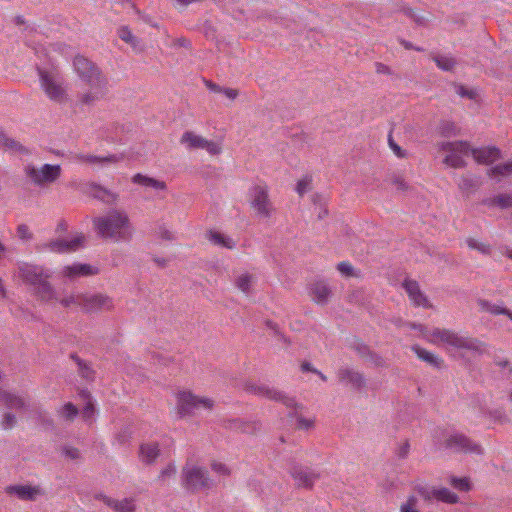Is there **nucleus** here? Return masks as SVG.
<instances>
[{
  "label": "nucleus",
  "mask_w": 512,
  "mask_h": 512,
  "mask_svg": "<svg viewBox=\"0 0 512 512\" xmlns=\"http://www.w3.org/2000/svg\"><path fill=\"white\" fill-rule=\"evenodd\" d=\"M93 226L100 237L115 242L130 241L134 232L128 214L119 209H111L105 215L95 217Z\"/></svg>",
  "instance_id": "f257e3e1"
},
{
  "label": "nucleus",
  "mask_w": 512,
  "mask_h": 512,
  "mask_svg": "<svg viewBox=\"0 0 512 512\" xmlns=\"http://www.w3.org/2000/svg\"><path fill=\"white\" fill-rule=\"evenodd\" d=\"M429 340L432 343H447L458 349H465L476 353L484 352V343L476 338L460 336L457 333L448 329L434 328L430 335Z\"/></svg>",
  "instance_id": "f03ea898"
},
{
  "label": "nucleus",
  "mask_w": 512,
  "mask_h": 512,
  "mask_svg": "<svg viewBox=\"0 0 512 512\" xmlns=\"http://www.w3.org/2000/svg\"><path fill=\"white\" fill-rule=\"evenodd\" d=\"M74 69L79 78L90 87V89L102 90L108 87V79L101 69L89 59L83 56H76L73 61Z\"/></svg>",
  "instance_id": "7ed1b4c3"
},
{
  "label": "nucleus",
  "mask_w": 512,
  "mask_h": 512,
  "mask_svg": "<svg viewBox=\"0 0 512 512\" xmlns=\"http://www.w3.org/2000/svg\"><path fill=\"white\" fill-rule=\"evenodd\" d=\"M443 440H437L440 448L450 450L454 453L482 455V446L467 435L460 432L442 433Z\"/></svg>",
  "instance_id": "20e7f679"
},
{
  "label": "nucleus",
  "mask_w": 512,
  "mask_h": 512,
  "mask_svg": "<svg viewBox=\"0 0 512 512\" xmlns=\"http://www.w3.org/2000/svg\"><path fill=\"white\" fill-rule=\"evenodd\" d=\"M245 390L248 393L254 394L259 397H265L270 400L283 403L288 408L302 409V405L298 404L294 397L286 395L284 392L279 391L263 383L247 382Z\"/></svg>",
  "instance_id": "39448f33"
},
{
  "label": "nucleus",
  "mask_w": 512,
  "mask_h": 512,
  "mask_svg": "<svg viewBox=\"0 0 512 512\" xmlns=\"http://www.w3.org/2000/svg\"><path fill=\"white\" fill-rule=\"evenodd\" d=\"M73 300L87 313L109 311L114 306L112 298L101 293L79 294Z\"/></svg>",
  "instance_id": "423d86ee"
},
{
  "label": "nucleus",
  "mask_w": 512,
  "mask_h": 512,
  "mask_svg": "<svg viewBox=\"0 0 512 512\" xmlns=\"http://www.w3.org/2000/svg\"><path fill=\"white\" fill-rule=\"evenodd\" d=\"M25 173L31 181L39 186L56 181L61 175L60 165L44 164L41 168L33 165L25 167Z\"/></svg>",
  "instance_id": "0eeeda50"
},
{
  "label": "nucleus",
  "mask_w": 512,
  "mask_h": 512,
  "mask_svg": "<svg viewBox=\"0 0 512 512\" xmlns=\"http://www.w3.org/2000/svg\"><path fill=\"white\" fill-rule=\"evenodd\" d=\"M288 472L295 481L297 488H304L311 490L316 480L319 479L320 474L307 466H303L295 461H292Z\"/></svg>",
  "instance_id": "6e6552de"
},
{
  "label": "nucleus",
  "mask_w": 512,
  "mask_h": 512,
  "mask_svg": "<svg viewBox=\"0 0 512 512\" xmlns=\"http://www.w3.org/2000/svg\"><path fill=\"white\" fill-rule=\"evenodd\" d=\"M441 149L449 152L444 158V163L453 168H462L466 165L462 155H468L470 153V145L468 142L456 141V142H443Z\"/></svg>",
  "instance_id": "1a4fd4ad"
},
{
  "label": "nucleus",
  "mask_w": 512,
  "mask_h": 512,
  "mask_svg": "<svg viewBox=\"0 0 512 512\" xmlns=\"http://www.w3.org/2000/svg\"><path fill=\"white\" fill-rule=\"evenodd\" d=\"M183 482L185 487L191 491L210 487V479L207 471L194 465H186L183 468Z\"/></svg>",
  "instance_id": "9d476101"
},
{
  "label": "nucleus",
  "mask_w": 512,
  "mask_h": 512,
  "mask_svg": "<svg viewBox=\"0 0 512 512\" xmlns=\"http://www.w3.org/2000/svg\"><path fill=\"white\" fill-rule=\"evenodd\" d=\"M201 406L206 409H211L213 407V401L208 398H199L190 392H180L177 396V409L181 417L192 414L194 409Z\"/></svg>",
  "instance_id": "9b49d317"
},
{
  "label": "nucleus",
  "mask_w": 512,
  "mask_h": 512,
  "mask_svg": "<svg viewBox=\"0 0 512 512\" xmlns=\"http://www.w3.org/2000/svg\"><path fill=\"white\" fill-rule=\"evenodd\" d=\"M251 206L265 218L271 216L274 208L266 186L256 185L251 190Z\"/></svg>",
  "instance_id": "f8f14e48"
},
{
  "label": "nucleus",
  "mask_w": 512,
  "mask_h": 512,
  "mask_svg": "<svg viewBox=\"0 0 512 512\" xmlns=\"http://www.w3.org/2000/svg\"><path fill=\"white\" fill-rule=\"evenodd\" d=\"M180 143L188 149H205L210 155H218L221 152V147L218 143L209 141L192 131L184 132Z\"/></svg>",
  "instance_id": "ddd939ff"
},
{
  "label": "nucleus",
  "mask_w": 512,
  "mask_h": 512,
  "mask_svg": "<svg viewBox=\"0 0 512 512\" xmlns=\"http://www.w3.org/2000/svg\"><path fill=\"white\" fill-rule=\"evenodd\" d=\"M41 86L44 89L47 96L54 101L61 102L64 98V90L61 87L60 82L53 74L38 69Z\"/></svg>",
  "instance_id": "4468645a"
},
{
  "label": "nucleus",
  "mask_w": 512,
  "mask_h": 512,
  "mask_svg": "<svg viewBox=\"0 0 512 512\" xmlns=\"http://www.w3.org/2000/svg\"><path fill=\"white\" fill-rule=\"evenodd\" d=\"M338 379L351 389L361 391L366 386V378L363 373L352 368H340L337 373Z\"/></svg>",
  "instance_id": "2eb2a0df"
},
{
  "label": "nucleus",
  "mask_w": 512,
  "mask_h": 512,
  "mask_svg": "<svg viewBox=\"0 0 512 512\" xmlns=\"http://www.w3.org/2000/svg\"><path fill=\"white\" fill-rule=\"evenodd\" d=\"M18 274L26 284L31 286L39 283L48 275L42 267L28 263L19 264Z\"/></svg>",
  "instance_id": "dca6fc26"
},
{
  "label": "nucleus",
  "mask_w": 512,
  "mask_h": 512,
  "mask_svg": "<svg viewBox=\"0 0 512 512\" xmlns=\"http://www.w3.org/2000/svg\"><path fill=\"white\" fill-rule=\"evenodd\" d=\"M402 286L414 305L424 308L432 307L426 295L421 291L420 286L416 280L405 279Z\"/></svg>",
  "instance_id": "f3484780"
},
{
  "label": "nucleus",
  "mask_w": 512,
  "mask_h": 512,
  "mask_svg": "<svg viewBox=\"0 0 512 512\" xmlns=\"http://www.w3.org/2000/svg\"><path fill=\"white\" fill-rule=\"evenodd\" d=\"M470 153L479 164L490 165L501 158V151L497 147L471 148Z\"/></svg>",
  "instance_id": "a211bd4d"
},
{
  "label": "nucleus",
  "mask_w": 512,
  "mask_h": 512,
  "mask_svg": "<svg viewBox=\"0 0 512 512\" xmlns=\"http://www.w3.org/2000/svg\"><path fill=\"white\" fill-rule=\"evenodd\" d=\"M84 240H85L84 235L80 234V235L75 236L71 240L60 239V240L51 241L48 244V247L50 248L51 251H54V252H59V253L71 252V251H76L77 249L82 247Z\"/></svg>",
  "instance_id": "6ab92c4d"
},
{
  "label": "nucleus",
  "mask_w": 512,
  "mask_h": 512,
  "mask_svg": "<svg viewBox=\"0 0 512 512\" xmlns=\"http://www.w3.org/2000/svg\"><path fill=\"white\" fill-rule=\"evenodd\" d=\"M223 426L232 431L253 434L260 429L261 424L258 421H243L242 419L234 418L224 420Z\"/></svg>",
  "instance_id": "aec40b11"
},
{
  "label": "nucleus",
  "mask_w": 512,
  "mask_h": 512,
  "mask_svg": "<svg viewBox=\"0 0 512 512\" xmlns=\"http://www.w3.org/2000/svg\"><path fill=\"white\" fill-rule=\"evenodd\" d=\"M97 273L98 269L96 267L83 263H74L63 267L62 269V275L71 280L78 277L96 275Z\"/></svg>",
  "instance_id": "412c9836"
},
{
  "label": "nucleus",
  "mask_w": 512,
  "mask_h": 512,
  "mask_svg": "<svg viewBox=\"0 0 512 512\" xmlns=\"http://www.w3.org/2000/svg\"><path fill=\"white\" fill-rule=\"evenodd\" d=\"M0 148L11 155H29L30 151L27 147L22 145L19 141L9 137L3 131L0 134Z\"/></svg>",
  "instance_id": "4be33fe9"
},
{
  "label": "nucleus",
  "mask_w": 512,
  "mask_h": 512,
  "mask_svg": "<svg viewBox=\"0 0 512 512\" xmlns=\"http://www.w3.org/2000/svg\"><path fill=\"white\" fill-rule=\"evenodd\" d=\"M0 404H4L8 409L24 410L27 407V401L24 397L0 388Z\"/></svg>",
  "instance_id": "5701e85b"
},
{
  "label": "nucleus",
  "mask_w": 512,
  "mask_h": 512,
  "mask_svg": "<svg viewBox=\"0 0 512 512\" xmlns=\"http://www.w3.org/2000/svg\"><path fill=\"white\" fill-rule=\"evenodd\" d=\"M5 491L7 494H15L19 499L27 501L35 500L37 495L40 494V490L37 487L28 485H10L6 487Z\"/></svg>",
  "instance_id": "b1692460"
},
{
  "label": "nucleus",
  "mask_w": 512,
  "mask_h": 512,
  "mask_svg": "<svg viewBox=\"0 0 512 512\" xmlns=\"http://www.w3.org/2000/svg\"><path fill=\"white\" fill-rule=\"evenodd\" d=\"M310 294L317 304L324 305L331 296V289L324 281H317L311 285Z\"/></svg>",
  "instance_id": "393cba45"
},
{
  "label": "nucleus",
  "mask_w": 512,
  "mask_h": 512,
  "mask_svg": "<svg viewBox=\"0 0 512 512\" xmlns=\"http://www.w3.org/2000/svg\"><path fill=\"white\" fill-rule=\"evenodd\" d=\"M159 455L160 449L157 442L143 443L140 445L139 456L143 463L147 465L154 464Z\"/></svg>",
  "instance_id": "a878e982"
},
{
  "label": "nucleus",
  "mask_w": 512,
  "mask_h": 512,
  "mask_svg": "<svg viewBox=\"0 0 512 512\" xmlns=\"http://www.w3.org/2000/svg\"><path fill=\"white\" fill-rule=\"evenodd\" d=\"M73 159L77 162H85L90 164L107 165L110 163L118 162L119 158L116 155H109L105 157H99L89 154H75Z\"/></svg>",
  "instance_id": "bb28decb"
},
{
  "label": "nucleus",
  "mask_w": 512,
  "mask_h": 512,
  "mask_svg": "<svg viewBox=\"0 0 512 512\" xmlns=\"http://www.w3.org/2000/svg\"><path fill=\"white\" fill-rule=\"evenodd\" d=\"M49 277L50 275L48 274L42 279V281H39V283L33 286L35 294L42 301H50L54 299L55 296V291L51 284L48 282Z\"/></svg>",
  "instance_id": "cd10ccee"
},
{
  "label": "nucleus",
  "mask_w": 512,
  "mask_h": 512,
  "mask_svg": "<svg viewBox=\"0 0 512 512\" xmlns=\"http://www.w3.org/2000/svg\"><path fill=\"white\" fill-rule=\"evenodd\" d=\"M93 197L106 203V204H114L118 201L119 195L114 193L100 185L93 184Z\"/></svg>",
  "instance_id": "c85d7f7f"
},
{
  "label": "nucleus",
  "mask_w": 512,
  "mask_h": 512,
  "mask_svg": "<svg viewBox=\"0 0 512 512\" xmlns=\"http://www.w3.org/2000/svg\"><path fill=\"white\" fill-rule=\"evenodd\" d=\"M133 183L139 184L145 187H150L156 190H165L166 183L155 178L137 173L132 178Z\"/></svg>",
  "instance_id": "c756f323"
},
{
  "label": "nucleus",
  "mask_w": 512,
  "mask_h": 512,
  "mask_svg": "<svg viewBox=\"0 0 512 512\" xmlns=\"http://www.w3.org/2000/svg\"><path fill=\"white\" fill-rule=\"evenodd\" d=\"M412 350L416 353L419 359L422 361H425L429 365L435 367V368H441L443 364V360L436 356L435 354L427 351L424 348H421L419 346H413Z\"/></svg>",
  "instance_id": "7c9ffc66"
},
{
  "label": "nucleus",
  "mask_w": 512,
  "mask_h": 512,
  "mask_svg": "<svg viewBox=\"0 0 512 512\" xmlns=\"http://www.w3.org/2000/svg\"><path fill=\"white\" fill-rule=\"evenodd\" d=\"M70 358L76 362L78 366V373L82 378L88 381H92L94 379L95 372L87 362L83 361L75 353H72Z\"/></svg>",
  "instance_id": "2f4dec72"
},
{
  "label": "nucleus",
  "mask_w": 512,
  "mask_h": 512,
  "mask_svg": "<svg viewBox=\"0 0 512 512\" xmlns=\"http://www.w3.org/2000/svg\"><path fill=\"white\" fill-rule=\"evenodd\" d=\"M107 92H108V87L106 89H102V90L91 89L90 91L79 95V101L84 105H92L96 101L103 98Z\"/></svg>",
  "instance_id": "473e14b6"
},
{
  "label": "nucleus",
  "mask_w": 512,
  "mask_h": 512,
  "mask_svg": "<svg viewBox=\"0 0 512 512\" xmlns=\"http://www.w3.org/2000/svg\"><path fill=\"white\" fill-rule=\"evenodd\" d=\"M118 36L121 40L131 45L135 50H141L140 40L134 36L128 26H121L118 29Z\"/></svg>",
  "instance_id": "72a5a7b5"
},
{
  "label": "nucleus",
  "mask_w": 512,
  "mask_h": 512,
  "mask_svg": "<svg viewBox=\"0 0 512 512\" xmlns=\"http://www.w3.org/2000/svg\"><path fill=\"white\" fill-rule=\"evenodd\" d=\"M432 60L436 63L437 67L443 71H453L455 68L457 61L452 56L447 55H433Z\"/></svg>",
  "instance_id": "f704fd0d"
},
{
  "label": "nucleus",
  "mask_w": 512,
  "mask_h": 512,
  "mask_svg": "<svg viewBox=\"0 0 512 512\" xmlns=\"http://www.w3.org/2000/svg\"><path fill=\"white\" fill-rule=\"evenodd\" d=\"M208 239L212 243L222 246V247H225V248H228V249H232L235 247V243L231 238H229V237L225 236L224 234L217 232V231H209Z\"/></svg>",
  "instance_id": "c9c22d12"
},
{
  "label": "nucleus",
  "mask_w": 512,
  "mask_h": 512,
  "mask_svg": "<svg viewBox=\"0 0 512 512\" xmlns=\"http://www.w3.org/2000/svg\"><path fill=\"white\" fill-rule=\"evenodd\" d=\"M484 203L488 206L512 208V194H499L493 198L485 200Z\"/></svg>",
  "instance_id": "e433bc0d"
},
{
  "label": "nucleus",
  "mask_w": 512,
  "mask_h": 512,
  "mask_svg": "<svg viewBox=\"0 0 512 512\" xmlns=\"http://www.w3.org/2000/svg\"><path fill=\"white\" fill-rule=\"evenodd\" d=\"M487 174L490 177H506L512 175V160L505 163H500L490 168Z\"/></svg>",
  "instance_id": "4c0bfd02"
},
{
  "label": "nucleus",
  "mask_w": 512,
  "mask_h": 512,
  "mask_svg": "<svg viewBox=\"0 0 512 512\" xmlns=\"http://www.w3.org/2000/svg\"><path fill=\"white\" fill-rule=\"evenodd\" d=\"M435 499L449 504H455L459 502L458 495L451 492L447 488L436 489Z\"/></svg>",
  "instance_id": "58836bf2"
},
{
  "label": "nucleus",
  "mask_w": 512,
  "mask_h": 512,
  "mask_svg": "<svg viewBox=\"0 0 512 512\" xmlns=\"http://www.w3.org/2000/svg\"><path fill=\"white\" fill-rule=\"evenodd\" d=\"M253 282H254V278L252 275L242 274L236 278L235 285L243 293L249 294Z\"/></svg>",
  "instance_id": "ea45409f"
},
{
  "label": "nucleus",
  "mask_w": 512,
  "mask_h": 512,
  "mask_svg": "<svg viewBox=\"0 0 512 512\" xmlns=\"http://www.w3.org/2000/svg\"><path fill=\"white\" fill-rule=\"evenodd\" d=\"M477 303L483 311H487L493 315H504V313H507L505 307L493 304L485 299H479Z\"/></svg>",
  "instance_id": "a19ab883"
},
{
  "label": "nucleus",
  "mask_w": 512,
  "mask_h": 512,
  "mask_svg": "<svg viewBox=\"0 0 512 512\" xmlns=\"http://www.w3.org/2000/svg\"><path fill=\"white\" fill-rule=\"evenodd\" d=\"M466 244L470 249L477 250L484 255H490L491 246L487 243L480 242L474 238H467Z\"/></svg>",
  "instance_id": "79ce46f5"
},
{
  "label": "nucleus",
  "mask_w": 512,
  "mask_h": 512,
  "mask_svg": "<svg viewBox=\"0 0 512 512\" xmlns=\"http://www.w3.org/2000/svg\"><path fill=\"white\" fill-rule=\"evenodd\" d=\"M78 408L71 402L66 403L60 410L59 414L67 421H73L78 415Z\"/></svg>",
  "instance_id": "37998d69"
},
{
  "label": "nucleus",
  "mask_w": 512,
  "mask_h": 512,
  "mask_svg": "<svg viewBox=\"0 0 512 512\" xmlns=\"http://www.w3.org/2000/svg\"><path fill=\"white\" fill-rule=\"evenodd\" d=\"M419 500L416 496L410 495L405 502L400 505V512H421L418 509Z\"/></svg>",
  "instance_id": "c03bdc74"
},
{
  "label": "nucleus",
  "mask_w": 512,
  "mask_h": 512,
  "mask_svg": "<svg viewBox=\"0 0 512 512\" xmlns=\"http://www.w3.org/2000/svg\"><path fill=\"white\" fill-rule=\"evenodd\" d=\"M415 491L425 500L431 501L435 498L436 488H432L425 485H417Z\"/></svg>",
  "instance_id": "a18cd8bd"
},
{
  "label": "nucleus",
  "mask_w": 512,
  "mask_h": 512,
  "mask_svg": "<svg viewBox=\"0 0 512 512\" xmlns=\"http://www.w3.org/2000/svg\"><path fill=\"white\" fill-rule=\"evenodd\" d=\"M450 484L459 491L470 490V483L467 478L450 477Z\"/></svg>",
  "instance_id": "49530a36"
},
{
  "label": "nucleus",
  "mask_w": 512,
  "mask_h": 512,
  "mask_svg": "<svg viewBox=\"0 0 512 512\" xmlns=\"http://www.w3.org/2000/svg\"><path fill=\"white\" fill-rule=\"evenodd\" d=\"M352 348L363 360H365L372 351L368 345L358 340L353 343Z\"/></svg>",
  "instance_id": "de8ad7c7"
},
{
  "label": "nucleus",
  "mask_w": 512,
  "mask_h": 512,
  "mask_svg": "<svg viewBox=\"0 0 512 512\" xmlns=\"http://www.w3.org/2000/svg\"><path fill=\"white\" fill-rule=\"evenodd\" d=\"M454 86L456 93L463 98L475 99L477 96V92L473 89H468L461 84H455Z\"/></svg>",
  "instance_id": "09e8293b"
},
{
  "label": "nucleus",
  "mask_w": 512,
  "mask_h": 512,
  "mask_svg": "<svg viewBox=\"0 0 512 512\" xmlns=\"http://www.w3.org/2000/svg\"><path fill=\"white\" fill-rule=\"evenodd\" d=\"M338 271L343 274L346 277H355L358 276L357 273H355L353 266L349 262H340L337 265Z\"/></svg>",
  "instance_id": "8fccbe9b"
},
{
  "label": "nucleus",
  "mask_w": 512,
  "mask_h": 512,
  "mask_svg": "<svg viewBox=\"0 0 512 512\" xmlns=\"http://www.w3.org/2000/svg\"><path fill=\"white\" fill-rule=\"evenodd\" d=\"M16 416L10 412H6L3 415V419L1 421V427L4 430H10L16 425Z\"/></svg>",
  "instance_id": "3c124183"
},
{
  "label": "nucleus",
  "mask_w": 512,
  "mask_h": 512,
  "mask_svg": "<svg viewBox=\"0 0 512 512\" xmlns=\"http://www.w3.org/2000/svg\"><path fill=\"white\" fill-rule=\"evenodd\" d=\"M364 361L374 365L375 367H384L386 365L384 359L374 351H371Z\"/></svg>",
  "instance_id": "603ef678"
},
{
  "label": "nucleus",
  "mask_w": 512,
  "mask_h": 512,
  "mask_svg": "<svg viewBox=\"0 0 512 512\" xmlns=\"http://www.w3.org/2000/svg\"><path fill=\"white\" fill-rule=\"evenodd\" d=\"M176 474V467L173 463L168 464L161 470L158 481L164 482L167 478L173 477Z\"/></svg>",
  "instance_id": "864d4df0"
},
{
  "label": "nucleus",
  "mask_w": 512,
  "mask_h": 512,
  "mask_svg": "<svg viewBox=\"0 0 512 512\" xmlns=\"http://www.w3.org/2000/svg\"><path fill=\"white\" fill-rule=\"evenodd\" d=\"M403 13L411 18L417 25L423 26L426 24V19L423 16L416 14L412 8H404Z\"/></svg>",
  "instance_id": "5fc2aeb1"
},
{
  "label": "nucleus",
  "mask_w": 512,
  "mask_h": 512,
  "mask_svg": "<svg viewBox=\"0 0 512 512\" xmlns=\"http://www.w3.org/2000/svg\"><path fill=\"white\" fill-rule=\"evenodd\" d=\"M490 417L494 419V421L504 424L510 422V419L506 415V413L502 409H495L493 411H490L489 413Z\"/></svg>",
  "instance_id": "6e6d98bb"
},
{
  "label": "nucleus",
  "mask_w": 512,
  "mask_h": 512,
  "mask_svg": "<svg viewBox=\"0 0 512 512\" xmlns=\"http://www.w3.org/2000/svg\"><path fill=\"white\" fill-rule=\"evenodd\" d=\"M116 512H133L134 506L132 504V501L129 499H124L122 501H118L117 505L115 506Z\"/></svg>",
  "instance_id": "4d7b16f0"
},
{
  "label": "nucleus",
  "mask_w": 512,
  "mask_h": 512,
  "mask_svg": "<svg viewBox=\"0 0 512 512\" xmlns=\"http://www.w3.org/2000/svg\"><path fill=\"white\" fill-rule=\"evenodd\" d=\"M17 236L24 241L31 240L33 235L26 224H20L17 227Z\"/></svg>",
  "instance_id": "13d9d810"
},
{
  "label": "nucleus",
  "mask_w": 512,
  "mask_h": 512,
  "mask_svg": "<svg viewBox=\"0 0 512 512\" xmlns=\"http://www.w3.org/2000/svg\"><path fill=\"white\" fill-rule=\"evenodd\" d=\"M291 417H296L297 419V426L300 429H309L313 426V421L310 419H306L302 416L296 415V413H290Z\"/></svg>",
  "instance_id": "bf43d9fd"
},
{
  "label": "nucleus",
  "mask_w": 512,
  "mask_h": 512,
  "mask_svg": "<svg viewBox=\"0 0 512 512\" xmlns=\"http://www.w3.org/2000/svg\"><path fill=\"white\" fill-rule=\"evenodd\" d=\"M63 454L71 460H77L80 458V451L77 448L70 446L63 447Z\"/></svg>",
  "instance_id": "052dcab7"
},
{
  "label": "nucleus",
  "mask_w": 512,
  "mask_h": 512,
  "mask_svg": "<svg viewBox=\"0 0 512 512\" xmlns=\"http://www.w3.org/2000/svg\"><path fill=\"white\" fill-rule=\"evenodd\" d=\"M410 451V443L408 440H405L402 444L399 445L396 454L400 459H405Z\"/></svg>",
  "instance_id": "680f3d73"
},
{
  "label": "nucleus",
  "mask_w": 512,
  "mask_h": 512,
  "mask_svg": "<svg viewBox=\"0 0 512 512\" xmlns=\"http://www.w3.org/2000/svg\"><path fill=\"white\" fill-rule=\"evenodd\" d=\"M392 184L397 187L398 190L406 191L408 189L407 183L401 176L394 175L392 177Z\"/></svg>",
  "instance_id": "e2e57ef3"
},
{
  "label": "nucleus",
  "mask_w": 512,
  "mask_h": 512,
  "mask_svg": "<svg viewBox=\"0 0 512 512\" xmlns=\"http://www.w3.org/2000/svg\"><path fill=\"white\" fill-rule=\"evenodd\" d=\"M388 142H389V146L390 148L392 149V151L400 158H403L405 157V151L402 150V148L395 143V141L392 139L391 136H389V139H388Z\"/></svg>",
  "instance_id": "0e129e2a"
},
{
  "label": "nucleus",
  "mask_w": 512,
  "mask_h": 512,
  "mask_svg": "<svg viewBox=\"0 0 512 512\" xmlns=\"http://www.w3.org/2000/svg\"><path fill=\"white\" fill-rule=\"evenodd\" d=\"M309 185H310L309 179H302V180L298 181L297 186H296V190H297L298 194L300 196H302L304 193H306V191L309 188Z\"/></svg>",
  "instance_id": "69168bd1"
},
{
  "label": "nucleus",
  "mask_w": 512,
  "mask_h": 512,
  "mask_svg": "<svg viewBox=\"0 0 512 512\" xmlns=\"http://www.w3.org/2000/svg\"><path fill=\"white\" fill-rule=\"evenodd\" d=\"M476 186V182L473 179L463 177L459 183V187L462 190H469L471 188H474Z\"/></svg>",
  "instance_id": "338daca9"
},
{
  "label": "nucleus",
  "mask_w": 512,
  "mask_h": 512,
  "mask_svg": "<svg viewBox=\"0 0 512 512\" xmlns=\"http://www.w3.org/2000/svg\"><path fill=\"white\" fill-rule=\"evenodd\" d=\"M211 467L213 471L219 474L227 475L229 473L228 468L222 463L214 462Z\"/></svg>",
  "instance_id": "774afa93"
}]
</instances>
